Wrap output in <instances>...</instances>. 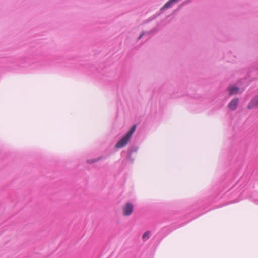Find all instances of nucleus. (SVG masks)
Wrapping results in <instances>:
<instances>
[{"mask_svg":"<svg viewBox=\"0 0 258 258\" xmlns=\"http://www.w3.org/2000/svg\"><path fill=\"white\" fill-rule=\"evenodd\" d=\"M143 34H142L141 35H140V36H139V39H141V37L143 36Z\"/></svg>","mask_w":258,"mask_h":258,"instance_id":"obj_9","label":"nucleus"},{"mask_svg":"<svg viewBox=\"0 0 258 258\" xmlns=\"http://www.w3.org/2000/svg\"><path fill=\"white\" fill-rule=\"evenodd\" d=\"M239 102L238 98L233 99L228 105V108L231 110H234L236 109Z\"/></svg>","mask_w":258,"mask_h":258,"instance_id":"obj_4","label":"nucleus"},{"mask_svg":"<svg viewBox=\"0 0 258 258\" xmlns=\"http://www.w3.org/2000/svg\"><path fill=\"white\" fill-rule=\"evenodd\" d=\"M150 232L146 231L145 232L142 236V238L144 240H146L149 239L150 237Z\"/></svg>","mask_w":258,"mask_h":258,"instance_id":"obj_7","label":"nucleus"},{"mask_svg":"<svg viewBox=\"0 0 258 258\" xmlns=\"http://www.w3.org/2000/svg\"><path fill=\"white\" fill-rule=\"evenodd\" d=\"M247 107L249 109L258 107V95L255 96L250 101Z\"/></svg>","mask_w":258,"mask_h":258,"instance_id":"obj_3","label":"nucleus"},{"mask_svg":"<svg viewBox=\"0 0 258 258\" xmlns=\"http://www.w3.org/2000/svg\"><path fill=\"white\" fill-rule=\"evenodd\" d=\"M143 34H142L141 35H140V36H139V39H141V37L143 36Z\"/></svg>","mask_w":258,"mask_h":258,"instance_id":"obj_8","label":"nucleus"},{"mask_svg":"<svg viewBox=\"0 0 258 258\" xmlns=\"http://www.w3.org/2000/svg\"><path fill=\"white\" fill-rule=\"evenodd\" d=\"M136 129V125H133L128 133L126 134L125 136H124L122 138H121L116 144L115 146L116 148H120L123 147L125 145H126L131 136V135L134 133L135 130Z\"/></svg>","mask_w":258,"mask_h":258,"instance_id":"obj_1","label":"nucleus"},{"mask_svg":"<svg viewBox=\"0 0 258 258\" xmlns=\"http://www.w3.org/2000/svg\"><path fill=\"white\" fill-rule=\"evenodd\" d=\"M178 0H170L164 6L163 8H168L170 7L171 5Z\"/></svg>","mask_w":258,"mask_h":258,"instance_id":"obj_6","label":"nucleus"},{"mask_svg":"<svg viewBox=\"0 0 258 258\" xmlns=\"http://www.w3.org/2000/svg\"><path fill=\"white\" fill-rule=\"evenodd\" d=\"M134 206L131 203H126L122 207L123 215L128 216L132 214L133 211Z\"/></svg>","mask_w":258,"mask_h":258,"instance_id":"obj_2","label":"nucleus"},{"mask_svg":"<svg viewBox=\"0 0 258 258\" xmlns=\"http://www.w3.org/2000/svg\"><path fill=\"white\" fill-rule=\"evenodd\" d=\"M229 94L231 95L236 94L239 93V89L235 86H231L228 88Z\"/></svg>","mask_w":258,"mask_h":258,"instance_id":"obj_5","label":"nucleus"}]
</instances>
